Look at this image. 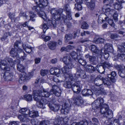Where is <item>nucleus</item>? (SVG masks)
Returning <instances> with one entry per match:
<instances>
[{
    "label": "nucleus",
    "instance_id": "f257e3e1",
    "mask_svg": "<svg viewBox=\"0 0 125 125\" xmlns=\"http://www.w3.org/2000/svg\"><path fill=\"white\" fill-rule=\"evenodd\" d=\"M61 91L60 88L56 85L52 86V88L50 92L45 90L42 86H38L37 89L33 92V95L34 100L37 102V104L39 107L42 108L43 104H46L48 102L45 99L42 100L44 97H48L51 94H54L59 97L61 95ZM54 97L53 95L52 96Z\"/></svg>",
    "mask_w": 125,
    "mask_h": 125
},
{
    "label": "nucleus",
    "instance_id": "f03ea898",
    "mask_svg": "<svg viewBox=\"0 0 125 125\" xmlns=\"http://www.w3.org/2000/svg\"><path fill=\"white\" fill-rule=\"evenodd\" d=\"M71 60L69 56L64 57L62 60L63 61L66 65L62 68V71L65 77V79H67L68 81L69 80L73 81V80L72 74L70 73H69L73 67Z\"/></svg>",
    "mask_w": 125,
    "mask_h": 125
},
{
    "label": "nucleus",
    "instance_id": "7ed1b4c3",
    "mask_svg": "<svg viewBox=\"0 0 125 125\" xmlns=\"http://www.w3.org/2000/svg\"><path fill=\"white\" fill-rule=\"evenodd\" d=\"M100 112L101 114L104 115V117L108 119H110L113 117L112 111L109 109L108 105L106 104H104L103 106L101 107Z\"/></svg>",
    "mask_w": 125,
    "mask_h": 125
},
{
    "label": "nucleus",
    "instance_id": "20e7f679",
    "mask_svg": "<svg viewBox=\"0 0 125 125\" xmlns=\"http://www.w3.org/2000/svg\"><path fill=\"white\" fill-rule=\"evenodd\" d=\"M57 23L55 20H48L46 23H44L40 26V28L43 29V31L45 33L46 30L50 26L52 29H54L56 26Z\"/></svg>",
    "mask_w": 125,
    "mask_h": 125
},
{
    "label": "nucleus",
    "instance_id": "39448f33",
    "mask_svg": "<svg viewBox=\"0 0 125 125\" xmlns=\"http://www.w3.org/2000/svg\"><path fill=\"white\" fill-rule=\"evenodd\" d=\"M63 10L60 9L57 10L55 8H52L50 10V13L53 18L56 20H59L60 19V14L63 13Z\"/></svg>",
    "mask_w": 125,
    "mask_h": 125
},
{
    "label": "nucleus",
    "instance_id": "423d86ee",
    "mask_svg": "<svg viewBox=\"0 0 125 125\" xmlns=\"http://www.w3.org/2000/svg\"><path fill=\"white\" fill-rule=\"evenodd\" d=\"M104 103V101L103 98H98L92 103V108L94 110L102 106Z\"/></svg>",
    "mask_w": 125,
    "mask_h": 125
},
{
    "label": "nucleus",
    "instance_id": "0eeeda50",
    "mask_svg": "<svg viewBox=\"0 0 125 125\" xmlns=\"http://www.w3.org/2000/svg\"><path fill=\"white\" fill-rule=\"evenodd\" d=\"M14 46L15 48L17 49L18 48L17 50L19 52H21L22 51V50L20 47L21 46H22L23 49L24 50H25L26 49L31 48L30 45H29L27 44H26L24 46L23 44L20 41H16L14 43Z\"/></svg>",
    "mask_w": 125,
    "mask_h": 125
},
{
    "label": "nucleus",
    "instance_id": "6e6552de",
    "mask_svg": "<svg viewBox=\"0 0 125 125\" xmlns=\"http://www.w3.org/2000/svg\"><path fill=\"white\" fill-rule=\"evenodd\" d=\"M9 71H5L4 73H2L1 76H3L5 80L7 81H11L13 79V75L10 73Z\"/></svg>",
    "mask_w": 125,
    "mask_h": 125
},
{
    "label": "nucleus",
    "instance_id": "1a4fd4ad",
    "mask_svg": "<svg viewBox=\"0 0 125 125\" xmlns=\"http://www.w3.org/2000/svg\"><path fill=\"white\" fill-rule=\"evenodd\" d=\"M71 88L74 93L78 94L81 91V87L79 82H75L73 84Z\"/></svg>",
    "mask_w": 125,
    "mask_h": 125
},
{
    "label": "nucleus",
    "instance_id": "9d476101",
    "mask_svg": "<svg viewBox=\"0 0 125 125\" xmlns=\"http://www.w3.org/2000/svg\"><path fill=\"white\" fill-rule=\"evenodd\" d=\"M32 10L34 11H35L38 13L40 16L43 18V14L44 13V8L40 5L34 6L32 8Z\"/></svg>",
    "mask_w": 125,
    "mask_h": 125
},
{
    "label": "nucleus",
    "instance_id": "9b49d317",
    "mask_svg": "<svg viewBox=\"0 0 125 125\" xmlns=\"http://www.w3.org/2000/svg\"><path fill=\"white\" fill-rule=\"evenodd\" d=\"M73 104L78 106H80L82 105L83 103V101L82 99L81 96L78 95L75 97L74 96Z\"/></svg>",
    "mask_w": 125,
    "mask_h": 125
},
{
    "label": "nucleus",
    "instance_id": "f8f14e48",
    "mask_svg": "<svg viewBox=\"0 0 125 125\" xmlns=\"http://www.w3.org/2000/svg\"><path fill=\"white\" fill-rule=\"evenodd\" d=\"M84 57L86 59H88L90 63L93 65H96L97 63L96 58L95 56H91L89 53L85 55Z\"/></svg>",
    "mask_w": 125,
    "mask_h": 125
},
{
    "label": "nucleus",
    "instance_id": "ddd939ff",
    "mask_svg": "<svg viewBox=\"0 0 125 125\" xmlns=\"http://www.w3.org/2000/svg\"><path fill=\"white\" fill-rule=\"evenodd\" d=\"M85 3L88 8L91 10H93L95 8V4L93 0H85Z\"/></svg>",
    "mask_w": 125,
    "mask_h": 125
},
{
    "label": "nucleus",
    "instance_id": "4468645a",
    "mask_svg": "<svg viewBox=\"0 0 125 125\" xmlns=\"http://www.w3.org/2000/svg\"><path fill=\"white\" fill-rule=\"evenodd\" d=\"M69 120L68 117H66L63 118L62 117L59 118L58 119H56L54 122V125H60L62 123L66 124Z\"/></svg>",
    "mask_w": 125,
    "mask_h": 125
},
{
    "label": "nucleus",
    "instance_id": "2eb2a0df",
    "mask_svg": "<svg viewBox=\"0 0 125 125\" xmlns=\"http://www.w3.org/2000/svg\"><path fill=\"white\" fill-rule=\"evenodd\" d=\"M0 64V68L4 71H10V68L9 66H8L7 65L8 64L7 60L5 58L3 60L1 61Z\"/></svg>",
    "mask_w": 125,
    "mask_h": 125
},
{
    "label": "nucleus",
    "instance_id": "dca6fc26",
    "mask_svg": "<svg viewBox=\"0 0 125 125\" xmlns=\"http://www.w3.org/2000/svg\"><path fill=\"white\" fill-rule=\"evenodd\" d=\"M90 48L92 52L96 54H99L101 56L100 59H101V55L102 53H103L102 49L100 50L96 46L93 45L91 46Z\"/></svg>",
    "mask_w": 125,
    "mask_h": 125
},
{
    "label": "nucleus",
    "instance_id": "f3484780",
    "mask_svg": "<svg viewBox=\"0 0 125 125\" xmlns=\"http://www.w3.org/2000/svg\"><path fill=\"white\" fill-rule=\"evenodd\" d=\"M70 110L69 105L66 103L64 104L61 110V113L62 114H67Z\"/></svg>",
    "mask_w": 125,
    "mask_h": 125
},
{
    "label": "nucleus",
    "instance_id": "a211bd4d",
    "mask_svg": "<svg viewBox=\"0 0 125 125\" xmlns=\"http://www.w3.org/2000/svg\"><path fill=\"white\" fill-rule=\"evenodd\" d=\"M106 5H105L103 6L102 10L103 11L105 12L106 14H107V15L109 16L110 15H111L114 12L115 10L108 7Z\"/></svg>",
    "mask_w": 125,
    "mask_h": 125
},
{
    "label": "nucleus",
    "instance_id": "6ab92c4d",
    "mask_svg": "<svg viewBox=\"0 0 125 125\" xmlns=\"http://www.w3.org/2000/svg\"><path fill=\"white\" fill-rule=\"evenodd\" d=\"M47 105L51 110L54 112L57 111L60 109V106L58 104L50 103Z\"/></svg>",
    "mask_w": 125,
    "mask_h": 125
},
{
    "label": "nucleus",
    "instance_id": "aec40b11",
    "mask_svg": "<svg viewBox=\"0 0 125 125\" xmlns=\"http://www.w3.org/2000/svg\"><path fill=\"white\" fill-rule=\"evenodd\" d=\"M116 75V72L115 71H112L111 72L110 74H108L107 76L110 79L111 81L113 83H115L116 82L115 78Z\"/></svg>",
    "mask_w": 125,
    "mask_h": 125
},
{
    "label": "nucleus",
    "instance_id": "412c9836",
    "mask_svg": "<svg viewBox=\"0 0 125 125\" xmlns=\"http://www.w3.org/2000/svg\"><path fill=\"white\" fill-rule=\"evenodd\" d=\"M94 84L97 86H100L102 84V77L99 76L94 80Z\"/></svg>",
    "mask_w": 125,
    "mask_h": 125
},
{
    "label": "nucleus",
    "instance_id": "4be33fe9",
    "mask_svg": "<svg viewBox=\"0 0 125 125\" xmlns=\"http://www.w3.org/2000/svg\"><path fill=\"white\" fill-rule=\"evenodd\" d=\"M18 48H17V49L15 47L14 48H12L10 52V55L11 57H18L19 55L17 52V51L20 52L17 50Z\"/></svg>",
    "mask_w": 125,
    "mask_h": 125
},
{
    "label": "nucleus",
    "instance_id": "5701e85b",
    "mask_svg": "<svg viewBox=\"0 0 125 125\" xmlns=\"http://www.w3.org/2000/svg\"><path fill=\"white\" fill-rule=\"evenodd\" d=\"M71 56L73 59H72L70 57V56L69 55L66 56H65L64 57H67L68 56H69L70 59H71V60L72 61V63L73 64V63H74V62H75V61L77 60L78 59V56L77 54L75 52H72L71 53ZM62 59V60H63Z\"/></svg>",
    "mask_w": 125,
    "mask_h": 125
},
{
    "label": "nucleus",
    "instance_id": "b1692460",
    "mask_svg": "<svg viewBox=\"0 0 125 125\" xmlns=\"http://www.w3.org/2000/svg\"><path fill=\"white\" fill-rule=\"evenodd\" d=\"M76 72V75H77V77H79L81 75H83L84 74V71L82 70L80 66H78L75 68Z\"/></svg>",
    "mask_w": 125,
    "mask_h": 125
},
{
    "label": "nucleus",
    "instance_id": "393cba45",
    "mask_svg": "<svg viewBox=\"0 0 125 125\" xmlns=\"http://www.w3.org/2000/svg\"><path fill=\"white\" fill-rule=\"evenodd\" d=\"M107 78H102V82L107 87L110 88L111 86H113V84Z\"/></svg>",
    "mask_w": 125,
    "mask_h": 125
},
{
    "label": "nucleus",
    "instance_id": "a878e982",
    "mask_svg": "<svg viewBox=\"0 0 125 125\" xmlns=\"http://www.w3.org/2000/svg\"><path fill=\"white\" fill-rule=\"evenodd\" d=\"M117 51L118 53H125V42H123L121 45H118L117 47Z\"/></svg>",
    "mask_w": 125,
    "mask_h": 125
},
{
    "label": "nucleus",
    "instance_id": "bb28decb",
    "mask_svg": "<svg viewBox=\"0 0 125 125\" xmlns=\"http://www.w3.org/2000/svg\"><path fill=\"white\" fill-rule=\"evenodd\" d=\"M104 48L103 49V50L107 52H111L113 51V48L112 44L109 43H107L104 46Z\"/></svg>",
    "mask_w": 125,
    "mask_h": 125
},
{
    "label": "nucleus",
    "instance_id": "cd10ccee",
    "mask_svg": "<svg viewBox=\"0 0 125 125\" xmlns=\"http://www.w3.org/2000/svg\"><path fill=\"white\" fill-rule=\"evenodd\" d=\"M57 42L54 41H50L48 42V45L49 48L52 50H54L56 48Z\"/></svg>",
    "mask_w": 125,
    "mask_h": 125
},
{
    "label": "nucleus",
    "instance_id": "c85d7f7f",
    "mask_svg": "<svg viewBox=\"0 0 125 125\" xmlns=\"http://www.w3.org/2000/svg\"><path fill=\"white\" fill-rule=\"evenodd\" d=\"M82 93L83 96H88L92 95L93 93L90 90L84 89L82 91Z\"/></svg>",
    "mask_w": 125,
    "mask_h": 125
},
{
    "label": "nucleus",
    "instance_id": "c756f323",
    "mask_svg": "<svg viewBox=\"0 0 125 125\" xmlns=\"http://www.w3.org/2000/svg\"><path fill=\"white\" fill-rule=\"evenodd\" d=\"M96 70L98 72L102 74L104 73L105 70L102 64L101 65H97L95 67Z\"/></svg>",
    "mask_w": 125,
    "mask_h": 125
},
{
    "label": "nucleus",
    "instance_id": "7c9ffc66",
    "mask_svg": "<svg viewBox=\"0 0 125 125\" xmlns=\"http://www.w3.org/2000/svg\"><path fill=\"white\" fill-rule=\"evenodd\" d=\"M28 116L31 118H35L39 116L38 112L37 111L34 110L29 111Z\"/></svg>",
    "mask_w": 125,
    "mask_h": 125
},
{
    "label": "nucleus",
    "instance_id": "2f4dec72",
    "mask_svg": "<svg viewBox=\"0 0 125 125\" xmlns=\"http://www.w3.org/2000/svg\"><path fill=\"white\" fill-rule=\"evenodd\" d=\"M98 19L101 20L103 22L104 21H106L109 20V16L106 14L103 13L99 16Z\"/></svg>",
    "mask_w": 125,
    "mask_h": 125
},
{
    "label": "nucleus",
    "instance_id": "473e14b6",
    "mask_svg": "<svg viewBox=\"0 0 125 125\" xmlns=\"http://www.w3.org/2000/svg\"><path fill=\"white\" fill-rule=\"evenodd\" d=\"M63 86L67 88H71L72 85V83L70 81H68L67 79H65V81L63 84Z\"/></svg>",
    "mask_w": 125,
    "mask_h": 125
},
{
    "label": "nucleus",
    "instance_id": "72a5a7b5",
    "mask_svg": "<svg viewBox=\"0 0 125 125\" xmlns=\"http://www.w3.org/2000/svg\"><path fill=\"white\" fill-rule=\"evenodd\" d=\"M26 74L24 72H21L20 75L19 81H21L22 82H24L27 81Z\"/></svg>",
    "mask_w": 125,
    "mask_h": 125
},
{
    "label": "nucleus",
    "instance_id": "f704fd0d",
    "mask_svg": "<svg viewBox=\"0 0 125 125\" xmlns=\"http://www.w3.org/2000/svg\"><path fill=\"white\" fill-rule=\"evenodd\" d=\"M30 110L28 108H23L20 109L19 110V112L22 114H24L25 115H28Z\"/></svg>",
    "mask_w": 125,
    "mask_h": 125
},
{
    "label": "nucleus",
    "instance_id": "c9c22d12",
    "mask_svg": "<svg viewBox=\"0 0 125 125\" xmlns=\"http://www.w3.org/2000/svg\"><path fill=\"white\" fill-rule=\"evenodd\" d=\"M72 39L73 35L71 33H69L65 34L64 39L66 42H68V41Z\"/></svg>",
    "mask_w": 125,
    "mask_h": 125
},
{
    "label": "nucleus",
    "instance_id": "e433bc0d",
    "mask_svg": "<svg viewBox=\"0 0 125 125\" xmlns=\"http://www.w3.org/2000/svg\"><path fill=\"white\" fill-rule=\"evenodd\" d=\"M5 59L7 60V63H9V64L11 67H12L14 65L15 61H14L12 58H10L6 57L5 58Z\"/></svg>",
    "mask_w": 125,
    "mask_h": 125
},
{
    "label": "nucleus",
    "instance_id": "4c0bfd02",
    "mask_svg": "<svg viewBox=\"0 0 125 125\" xmlns=\"http://www.w3.org/2000/svg\"><path fill=\"white\" fill-rule=\"evenodd\" d=\"M27 115H19L18 118L21 121L26 122L28 119Z\"/></svg>",
    "mask_w": 125,
    "mask_h": 125
},
{
    "label": "nucleus",
    "instance_id": "58836bf2",
    "mask_svg": "<svg viewBox=\"0 0 125 125\" xmlns=\"http://www.w3.org/2000/svg\"><path fill=\"white\" fill-rule=\"evenodd\" d=\"M88 123L87 121L84 120L79 123H73L71 125H88Z\"/></svg>",
    "mask_w": 125,
    "mask_h": 125
},
{
    "label": "nucleus",
    "instance_id": "ea45409f",
    "mask_svg": "<svg viewBox=\"0 0 125 125\" xmlns=\"http://www.w3.org/2000/svg\"><path fill=\"white\" fill-rule=\"evenodd\" d=\"M86 68L88 69L89 72L90 73H92L96 70V68L91 65H87Z\"/></svg>",
    "mask_w": 125,
    "mask_h": 125
},
{
    "label": "nucleus",
    "instance_id": "a19ab883",
    "mask_svg": "<svg viewBox=\"0 0 125 125\" xmlns=\"http://www.w3.org/2000/svg\"><path fill=\"white\" fill-rule=\"evenodd\" d=\"M29 13L30 14V19L29 20L33 22L35 20V18H36V14L32 11L30 12Z\"/></svg>",
    "mask_w": 125,
    "mask_h": 125
},
{
    "label": "nucleus",
    "instance_id": "79ce46f5",
    "mask_svg": "<svg viewBox=\"0 0 125 125\" xmlns=\"http://www.w3.org/2000/svg\"><path fill=\"white\" fill-rule=\"evenodd\" d=\"M77 60L82 65L84 66L86 64V61L82 57H80L79 59L78 58Z\"/></svg>",
    "mask_w": 125,
    "mask_h": 125
},
{
    "label": "nucleus",
    "instance_id": "37998d69",
    "mask_svg": "<svg viewBox=\"0 0 125 125\" xmlns=\"http://www.w3.org/2000/svg\"><path fill=\"white\" fill-rule=\"evenodd\" d=\"M123 6L122 3L119 2V3H115L114 5V8L118 10H119L123 8Z\"/></svg>",
    "mask_w": 125,
    "mask_h": 125
},
{
    "label": "nucleus",
    "instance_id": "c03bdc74",
    "mask_svg": "<svg viewBox=\"0 0 125 125\" xmlns=\"http://www.w3.org/2000/svg\"><path fill=\"white\" fill-rule=\"evenodd\" d=\"M17 68L18 70L21 72H24L25 67L22 64H18L17 65Z\"/></svg>",
    "mask_w": 125,
    "mask_h": 125
},
{
    "label": "nucleus",
    "instance_id": "a18cd8bd",
    "mask_svg": "<svg viewBox=\"0 0 125 125\" xmlns=\"http://www.w3.org/2000/svg\"><path fill=\"white\" fill-rule=\"evenodd\" d=\"M102 64L105 69L106 68H109L112 66V63H110L107 61L104 62L102 63Z\"/></svg>",
    "mask_w": 125,
    "mask_h": 125
},
{
    "label": "nucleus",
    "instance_id": "49530a36",
    "mask_svg": "<svg viewBox=\"0 0 125 125\" xmlns=\"http://www.w3.org/2000/svg\"><path fill=\"white\" fill-rule=\"evenodd\" d=\"M64 9L66 11V14L71 12V9L68 4L67 3L64 5Z\"/></svg>",
    "mask_w": 125,
    "mask_h": 125
},
{
    "label": "nucleus",
    "instance_id": "de8ad7c7",
    "mask_svg": "<svg viewBox=\"0 0 125 125\" xmlns=\"http://www.w3.org/2000/svg\"><path fill=\"white\" fill-rule=\"evenodd\" d=\"M118 74L119 76L122 78H124L125 77V69L124 68L118 72Z\"/></svg>",
    "mask_w": 125,
    "mask_h": 125
},
{
    "label": "nucleus",
    "instance_id": "09e8293b",
    "mask_svg": "<svg viewBox=\"0 0 125 125\" xmlns=\"http://www.w3.org/2000/svg\"><path fill=\"white\" fill-rule=\"evenodd\" d=\"M11 33L9 32L4 33L2 37L1 38V39L2 41L5 40L8 36H11Z\"/></svg>",
    "mask_w": 125,
    "mask_h": 125
},
{
    "label": "nucleus",
    "instance_id": "8fccbe9b",
    "mask_svg": "<svg viewBox=\"0 0 125 125\" xmlns=\"http://www.w3.org/2000/svg\"><path fill=\"white\" fill-rule=\"evenodd\" d=\"M48 4V2L47 0H41L40 5L42 7L44 8Z\"/></svg>",
    "mask_w": 125,
    "mask_h": 125
},
{
    "label": "nucleus",
    "instance_id": "3c124183",
    "mask_svg": "<svg viewBox=\"0 0 125 125\" xmlns=\"http://www.w3.org/2000/svg\"><path fill=\"white\" fill-rule=\"evenodd\" d=\"M87 47L84 45L79 46L76 49V51L77 52H82L83 50L86 49Z\"/></svg>",
    "mask_w": 125,
    "mask_h": 125
},
{
    "label": "nucleus",
    "instance_id": "603ef678",
    "mask_svg": "<svg viewBox=\"0 0 125 125\" xmlns=\"http://www.w3.org/2000/svg\"><path fill=\"white\" fill-rule=\"evenodd\" d=\"M25 100L27 101H32V98L31 95L30 94H26L24 95Z\"/></svg>",
    "mask_w": 125,
    "mask_h": 125
},
{
    "label": "nucleus",
    "instance_id": "864d4df0",
    "mask_svg": "<svg viewBox=\"0 0 125 125\" xmlns=\"http://www.w3.org/2000/svg\"><path fill=\"white\" fill-rule=\"evenodd\" d=\"M82 3H76L75 4V7L74 9H75L78 10H81L82 9V7L81 5Z\"/></svg>",
    "mask_w": 125,
    "mask_h": 125
},
{
    "label": "nucleus",
    "instance_id": "5fc2aeb1",
    "mask_svg": "<svg viewBox=\"0 0 125 125\" xmlns=\"http://www.w3.org/2000/svg\"><path fill=\"white\" fill-rule=\"evenodd\" d=\"M89 25L88 24L85 22H83L81 26V28L83 29H87L88 28Z\"/></svg>",
    "mask_w": 125,
    "mask_h": 125
},
{
    "label": "nucleus",
    "instance_id": "6e6d98bb",
    "mask_svg": "<svg viewBox=\"0 0 125 125\" xmlns=\"http://www.w3.org/2000/svg\"><path fill=\"white\" fill-rule=\"evenodd\" d=\"M117 56L118 59L122 60L125 59V53H118Z\"/></svg>",
    "mask_w": 125,
    "mask_h": 125
},
{
    "label": "nucleus",
    "instance_id": "4d7b16f0",
    "mask_svg": "<svg viewBox=\"0 0 125 125\" xmlns=\"http://www.w3.org/2000/svg\"><path fill=\"white\" fill-rule=\"evenodd\" d=\"M42 38L44 39V40L45 42L49 41L51 39V37L50 36H46L44 34L42 35Z\"/></svg>",
    "mask_w": 125,
    "mask_h": 125
},
{
    "label": "nucleus",
    "instance_id": "13d9d810",
    "mask_svg": "<svg viewBox=\"0 0 125 125\" xmlns=\"http://www.w3.org/2000/svg\"><path fill=\"white\" fill-rule=\"evenodd\" d=\"M104 59H106L107 60L109 58V54L108 52L104 51Z\"/></svg>",
    "mask_w": 125,
    "mask_h": 125
},
{
    "label": "nucleus",
    "instance_id": "bf43d9fd",
    "mask_svg": "<svg viewBox=\"0 0 125 125\" xmlns=\"http://www.w3.org/2000/svg\"><path fill=\"white\" fill-rule=\"evenodd\" d=\"M118 14L116 11L115 12L113 15V17L114 20L115 22L118 21Z\"/></svg>",
    "mask_w": 125,
    "mask_h": 125
},
{
    "label": "nucleus",
    "instance_id": "052dcab7",
    "mask_svg": "<svg viewBox=\"0 0 125 125\" xmlns=\"http://www.w3.org/2000/svg\"><path fill=\"white\" fill-rule=\"evenodd\" d=\"M105 41V40L103 39L99 38L96 39V42L97 43H103Z\"/></svg>",
    "mask_w": 125,
    "mask_h": 125
},
{
    "label": "nucleus",
    "instance_id": "680f3d73",
    "mask_svg": "<svg viewBox=\"0 0 125 125\" xmlns=\"http://www.w3.org/2000/svg\"><path fill=\"white\" fill-rule=\"evenodd\" d=\"M48 71L46 70H42L41 71V74L42 76H44L47 74Z\"/></svg>",
    "mask_w": 125,
    "mask_h": 125
},
{
    "label": "nucleus",
    "instance_id": "e2e57ef3",
    "mask_svg": "<svg viewBox=\"0 0 125 125\" xmlns=\"http://www.w3.org/2000/svg\"><path fill=\"white\" fill-rule=\"evenodd\" d=\"M114 66L115 68L118 70V72L119 70H121L124 68V67L120 65L116 64Z\"/></svg>",
    "mask_w": 125,
    "mask_h": 125
},
{
    "label": "nucleus",
    "instance_id": "0e129e2a",
    "mask_svg": "<svg viewBox=\"0 0 125 125\" xmlns=\"http://www.w3.org/2000/svg\"><path fill=\"white\" fill-rule=\"evenodd\" d=\"M49 122L48 120L42 121L40 123V125H49Z\"/></svg>",
    "mask_w": 125,
    "mask_h": 125
},
{
    "label": "nucleus",
    "instance_id": "69168bd1",
    "mask_svg": "<svg viewBox=\"0 0 125 125\" xmlns=\"http://www.w3.org/2000/svg\"><path fill=\"white\" fill-rule=\"evenodd\" d=\"M61 72V70L59 69L55 68V73L54 74L55 75H57L60 74Z\"/></svg>",
    "mask_w": 125,
    "mask_h": 125
},
{
    "label": "nucleus",
    "instance_id": "338daca9",
    "mask_svg": "<svg viewBox=\"0 0 125 125\" xmlns=\"http://www.w3.org/2000/svg\"><path fill=\"white\" fill-rule=\"evenodd\" d=\"M113 2V0H104V3H106V5H108V4H112Z\"/></svg>",
    "mask_w": 125,
    "mask_h": 125
},
{
    "label": "nucleus",
    "instance_id": "774afa93",
    "mask_svg": "<svg viewBox=\"0 0 125 125\" xmlns=\"http://www.w3.org/2000/svg\"><path fill=\"white\" fill-rule=\"evenodd\" d=\"M118 37V35L116 33H111L110 36V38L112 39H115Z\"/></svg>",
    "mask_w": 125,
    "mask_h": 125
}]
</instances>
